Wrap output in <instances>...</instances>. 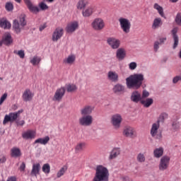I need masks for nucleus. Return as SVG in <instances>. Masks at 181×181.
<instances>
[{"instance_id": "nucleus-1", "label": "nucleus", "mask_w": 181, "mask_h": 181, "mask_svg": "<svg viewBox=\"0 0 181 181\" xmlns=\"http://www.w3.org/2000/svg\"><path fill=\"white\" fill-rule=\"evenodd\" d=\"M145 78L142 74H134L126 78V84L127 88H133V90H139L142 86Z\"/></svg>"}, {"instance_id": "nucleus-2", "label": "nucleus", "mask_w": 181, "mask_h": 181, "mask_svg": "<svg viewBox=\"0 0 181 181\" xmlns=\"http://www.w3.org/2000/svg\"><path fill=\"white\" fill-rule=\"evenodd\" d=\"M93 181H110V171L104 165H97Z\"/></svg>"}, {"instance_id": "nucleus-3", "label": "nucleus", "mask_w": 181, "mask_h": 181, "mask_svg": "<svg viewBox=\"0 0 181 181\" xmlns=\"http://www.w3.org/2000/svg\"><path fill=\"white\" fill-rule=\"evenodd\" d=\"M26 22V16L25 14H21L19 16L18 20L15 19L13 21V30L16 33V35H19L23 28H25Z\"/></svg>"}, {"instance_id": "nucleus-4", "label": "nucleus", "mask_w": 181, "mask_h": 181, "mask_svg": "<svg viewBox=\"0 0 181 181\" xmlns=\"http://www.w3.org/2000/svg\"><path fill=\"white\" fill-rule=\"evenodd\" d=\"M22 112H23V110H20L17 112H10L8 115H6L3 121V124L6 125L7 122H16Z\"/></svg>"}, {"instance_id": "nucleus-5", "label": "nucleus", "mask_w": 181, "mask_h": 181, "mask_svg": "<svg viewBox=\"0 0 181 181\" xmlns=\"http://www.w3.org/2000/svg\"><path fill=\"white\" fill-rule=\"evenodd\" d=\"M119 23L120 29L122 30V32L124 33H129L131 32V21L128 18H125L124 17L119 18Z\"/></svg>"}, {"instance_id": "nucleus-6", "label": "nucleus", "mask_w": 181, "mask_h": 181, "mask_svg": "<svg viewBox=\"0 0 181 181\" xmlns=\"http://www.w3.org/2000/svg\"><path fill=\"white\" fill-rule=\"evenodd\" d=\"M65 94H66L65 87H61L59 88H57L52 98V101H57L58 103H60V101L63 100V98L64 97Z\"/></svg>"}, {"instance_id": "nucleus-7", "label": "nucleus", "mask_w": 181, "mask_h": 181, "mask_svg": "<svg viewBox=\"0 0 181 181\" xmlns=\"http://www.w3.org/2000/svg\"><path fill=\"white\" fill-rule=\"evenodd\" d=\"M169 163H170V157L168 156H163L160 160L159 170L162 172L167 170L168 168H169Z\"/></svg>"}, {"instance_id": "nucleus-8", "label": "nucleus", "mask_w": 181, "mask_h": 181, "mask_svg": "<svg viewBox=\"0 0 181 181\" xmlns=\"http://www.w3.org/2000/svg\"><path fill=\"white\" fill-rule=\"evenodd\" d=\"M122 122V116L119 114L113 115L111 117V123L115 129H119L121 127V123Z\"/></svg>"}, {"instance_id": "nucleus-9", "label": "nucleus", "mask_w": 181, "mask_h": 181, "mask_svg": "<svg viewBox=\"0 0 181 181\" xmlns=\"http://www.w3.org/2000/svg\"><path fill=\"white\" fill-rule=\"evenodd\" d=\"M13 42V40L12 39L11 33H6L2 37L1 40H0V47H2L3 45L9 46V45H12Z\"/></svg>"}, {"instance_id": "nucleus-10", "label": "nucleus", "mask_w": 181, "mask_h": 181, "mask_svg": "<svg viewBox=\"0 0 181 181\" xmlns=\"http://www.w3.org/2000/svg\"><path fill=\"white\" fill-rule=\"evenodd\" d=\"M24 4L26 5L28 9L31 12V13H35V15H37L39 12H40V8L37 6L33 5V3H32V1L30 0H23Z\"/></svg>"}, {"instance_id": "nucleus-11", "label": "nucleus", "mask_w": 181, "mask_h": 181, "mask_svg": "<svg viewBox=\"0 0 181 181\" xmlns=\"http://www.w3.org/2000/svg\"><path fill=\"white\" fill-rule=\"evenodd\" d=\"M107 43L113 49H119V46H121V41L113 37H108L107 39Z\"/></svg>"}, {"instance_id": "nucleus-12", "label": "nucleus", "mask_w": 181, "mask_h": 181, "mask_svg": "<svg viewBox=\"0 0 181 181\" xmlns=\"http://www.w3.org/2000/svg\"><path fill=\"white\" fill-rule=\"evenodd\" d=\"M33 97H35V93H33L29 88H26L22 95L23 101H25V103L32 101Z\"/></svg>"}, {"instance_id": "nucleus-13", "label": "nucleus", "mask_w": 181, "mask_h": 181, "mask_svg": "<svg viewBox=\"0 0 181 181\" xmlns=\"http://www.w3.org/2000/svg\"><path fill=\"white\" fill-rule=\"evenodd\" d=\"M64 34V30L62 28H57L52 33V42H57L59 39H62V37Z\"/></svg>"}, {"instance_id": "nucleus-14", "label": "nucleus", "mask_w": 181, "mask_h": 181, "mask_svg": "<svg viewBox=\"0 0 181 181\" xmlns=\"http://www.w3.org/2000/svg\"><path fill=\"white\" fill-rule=\"evenodd\" d=\"M105 23L102 18H95L93 22V28L95 30H101L104 29Z\"/></svg>"}, {"instance_id": "nucleus-15", "label": "nucleus", "mask_w": 181, "mask_h": 181, "mask_svg": "<svg viewBox=\"0 0 181 181\" xmlns=\"http://www.w3.org/2000/svg\"><path fill=\"white\" fill-rule=\"evenodd\" d=\"M78 29V21H73L66 25L65 30L66 33H73L76 32Z\"/></svg>"}, {"instance_id": "nucleus-16", "label": "nucleus", "mask_w": 181, "mask_h": 181, "mask_svg": "<svg viewBox=\"0 0 181 181\" xmlns=\"http://www.w3.org/2000/svg\"><path fill=\"white\" fill-rule=\"evenodd\" d=\"M112 91L117 95H121L125 93V86L121 83H117L113 86Z\"/></svg>"}, {"instance_id": "nucleus-17", "label": "nucleus", "mask_w": 181, "mask_h": 181, "mask_svg": "<svg viewBox=\"0 0 181 181\" xmlns=\"http://www.w3.org/2000/svg\"><path fill=\"white\" fill-rule=\"evenodd\" d=\"M79 124L83 127L91 125V115H86L79 118Z\"/></svg>"}, {"instance_id": "nucleus-18", "label": "nucleus", "mask_w": 181, "mask_h": 181, "mask_svg": "<svg viewBox=\"0 0 181 181\" xmlns=\"http://www.w3.org/2000/svg\"><path fill=\"white\" fill-rule=\"evenodd\" d=\"M123 135L127 138H134L135 136V129L131 127H126L124 129Z\"/></svg>"}, {"instance_id": "nucleus-19", "label": "nucleus", "mask_w": 181, "mask_h": 181, "mask_svg": "<svg viewBox=\"0 0 181 181\" xmlns=\"http://www.w3.org/2000/svg\"><path fill=\"white\" fill-rule=\"evenodd\" d=\"M36 136V132L33 130H27L22 134V138L23 139H35Z\"/></svg>"}, {"instance_id": "nucleus-20", "label": "nucleus", "mask_w": 181, "mask_h": 181, "mask_svg": "<svg viewBox=\"0 0 181 181\" xmlns=\"http://www.w3.org/2000/svg\"><path fill=\"white\" fill-rule=\"evenodd\" d=\"M131 100L133 101V103H139V101H142V95L141 93L138 90H134L132 92L131 95Z\"/></svg>"}, {"instance_id": "nucleus-21", "label": "nucleus", "mask_w": 181, "mask_h": 181, "mask_svg": "<svg viewBox=\"0 0 181 181\" xmlns=\"http://www.w3.org/2000/svg\"><path fill=\"white\" fill-rule=\"evenodd\" d=\"M37 175H40V163H39L33 164V168L30 172V176L37 177Z\"/></svg>"}, {"instance_id": "nucleus-22", "label": "nucleus", "mask_w": 181, "mask_h": 181, "mask_svg": "<svg viewBox=\"0 0 181 181\" xmlns=\"http://www.w3.org/2000/svg\"><path fill=\"white\" fill-rule=\"evenodd\" d=\"M11 27L12 24H11V22H9L6 18H0V28H1V29H11Z\"/></svg>"}, {"instance_id": "nucleus-23", "label": "nucleus", "mask_w": 181, "mask_h": 181, "mask_svg": "<svg viewBox=\"0 0 181 181\" xmlns=\"http://www.w3.org/2000/svg\"><path fill=\"white\" fill-rule=\"evenodd\" d=\"M116 57L119 60H124L127 57V50L124 48H118L116 52Z\"/></svg>"}, {"instance_id": "nucleus-24", "label": "nucleus", "mask_w": 181, "mask_h": 181, "mask_svg": "<svg viewBox=\"0 0 181 181\" xmlns=\"http://www.w3.org/2000/svg\"><path fill=\"white\" fill-rule=\"evenodd\" d=\"M160 127V124L159 123L156 122L152 124L150 134L153 138H158V131Z\"/></svg>"}, {"instance_id": "nucleus-25", "label": "nucleus", "mask_w": 181, "mask_h": 181, "mask_svg": "<svg viewBox=\"0 0 181 181\" xmlns=\"http://www.w3.org/2000/svg\"><path fill=\"white\" fill-rule=\"evenodd\" d=\"M171 33L173 35L174 44H173V49H176L177 45H179V37L177 36V28H175L172 30Z\"/></svg>"}, {"instance_id": "nucleus-26", "label": "nucleus", "mask_w": 181, "mask_h": 181, "mask_svg": "<svg viewBox=\"0 0 181 181\" xmlns=\"http://www.w3.org/2000/svg\"><path fill=\"white\" fill-rule=\"evenodd\" d=\"M11 158H21L22 156V151L21 148L18 147H13L11 149Z\"/></svg>"}, {"instance_id": "nucleus-27", "label": "nucleus", "mask_w": 181, "mask_h": 181, "mask_svg": "<svg viewBox=\"0 0 181 181\" xmlns=\"http://www.w3.org/2000/svg\"><path fill=\"white\" fill-rule=\"evenodd\" d=\"M107 78L110 81H112L113 83H117L119 79L118 74L115 71H110L107 73Z\"/></svg>"}, {"instance_id": "nucleus-28", "label": "nucleus", "mask_w": 181, "mask_h": 181, "mask_svg": "<svg viewBox=\"0 0 181 181\" xmlns=\"http://www.w3.org/2000/svg\"><path fill=\"white\" fill-rule=\"evenodd\" d=\"M49 141H50V137H49V136H46L45 138L37 139L34 141L33 144L36 145V144H40L41 145H47Z\"/></svg>"}, {"instance_id": "nucleus-29", "label": "nucleus", "mask_w": 181, "mask_h": 181, "mask_svg": "<svg viewBox=\"0 0 181 181\" xmlns=\"http://www.w3.org/2000/svg\"><path fill=\"white\" fill-rule=\"evenodd\" d=\"M162 25H163V22H162V18H156L153 20L152 24V29H159V28H160Z\"/></svg>"}, {"instance_id": "nucleus-30", "label": "nucleus", "mask_w": 181, "mask_h": 181, "mask_svg": "<svg viewBox=\"0 0 181 181\" xmlns=\"http://www.w3.org/2000/svg\"><path fill=\"white\" fill-rule=\"evenodd\" d=\"M164 149L163 147L156 148L153 151V155L154 158H156L158 159L159 158H161V156H163Z\"/></svg>"}, {"instance_id": "nucleus-31", "label": "nucleus", "mask_w": 181, "mask_h": 181, "mask_svg": "<svg viewBox=\"0 0 181 181\" xmlns=\"http://www.w3.org/2000/svg\"><path fill=\"white\" fill-rule=\"evenodd\" d=\"M136 159L139 163H145V162L146 161V157L145 156V153H139L136 155Z\"/></svg>"}, {"instance_id": "nucleus-32", "label": "nucleus", "mask_w": 181, "mask_h": 181, "mask_svg": "<svg viewBox=\"0 0 181 181\" xmlns=\"http://www.w3.org/2000/svg\"><path fill=\"white\" fill-rule=\"evenodd\" d=\"M141 104L144 105L146 108H149L150 106L153 104V99L152 98H147L146 100H141Z\"/></svg>"}, {"instance_id": "nucleus-33", "label": "nucleus", "mask_w": 181, "mask_h": 181, "mask_svg": "<svg viewBox=\"0 0 181 181\" xmlns=\"http://www.w3.org/2000/svg\"><path fill=\"white\" fill-rule=\"evenodd\" d=\"M153 8L156 9V11H158L159 15L161 16L162 18H165V13H163V6H160L158 3H155Z\"/></svg>"}, {"instance_id": "nucleus-34", "label": "nucleus", "mask_w": 181, "mask_h": 181, "mask_svg": "<svg viewBox=\"0 0 181 181\" xmlns=\"http://www.w3.org/2000/svg\"><path fill=\"white\" fill-rule=\"evenodd\" d=\"M42 62V58L40 57H38L37 55L34 56L30 60V63L33 64V66H36Z\"/></svg>"}, {"instance_id": "nucleus-35", "label": "nucleus", "mask_w": 181, "mask_h": 181, "mask_svg": "<svg viewBox=\"0 0 181 181\" xmlns=\"http://www.w3.org/2000/svg\"><path fill=\"white\" fill-rule=\"evenodd\" d=\"M121 153V150L119 148H113L110 155V159H115L118 155Z\"/></svg>"}, {"instance_id": "nucleus-36", "label": "nucleus", "mask_w": 181, "mask_h": 181, "mask_svg": "<svg viewBox=\"0 0 181 181\" xmlns=\"http://www.w3.org/2000/svg\"><path fill=\"white\" fill-rule=\"evenodd\" d=\"M91 113V106L88 105L86 106L84 108L81 110V115L87 116L88 114Z\"/></svg>"}, {"instance_id": "nucleus-37", "label": "nucleus", "mask_w": 181, "mask_h": 181, "mask_svg": "<svg viewBox=\"0 0 181 181\" xmlns=\"http://www.w3.org/2000/svg\"><path fill=\"white\" fill-rule=\"evenodd\" d=\"M86 148V143H78L75 147L76 153H80Z\"/></svg>"}, {"instance_id": "nucleus-38", "label": "nucleus", "mask_w": 181, "mask_h": 181, "mask_svg": "<svg viewBox=\"0 0 181 181\" xmlns=\"http://www.w3.org/2000/svg\"><path fill=\"white\" fill-rule=\"evenodd\" d=\"M76 62V57L74 55H69L66 59H64V63L66 64H73Z\"/></svg>"}, {"instance_id": "nucleus-39", "label": "nucleus", "mask_w": 181, "mask_h": 181, "mask_svg": "<svg viewBox=\"0 0 181 181\" xmlns=\"http://www.w3.org/2000/svg\"><path fill=\"white\" fill-rule=\"evenodd\" d=\"M87 6V3L84 0H79L76 4L77 9L81 11V9H84Z\"/></svg>"}, {"instance_id": "nucleus-40", "label": "nucleus", "mask_w": 181, "mask_h": 181, "mask_svg": "<svg viewBox=\"0 0 181 181\" xmlns=\"http://www.w3.org/2000/svg\"><path fill=\"white\" fill-rule=\"evenodd\" d=\"M67 171V165H64L57 173V177H62Z\"/></svg>"}, {"instance_id": "nucleus-41", "label": "nucleus", "mask_w": 181, "mask_h": 181, "mask_svg": "<svg viewBox=\"0 0 181 181\" xmlns=\"http://www.w3.org/2000/svg\"><path fill=\"white\" fill-rule=\"evenodd\" d=\"M66 88L67 93H73L74 91H76V90H77V86L74 84H68L66 85Z\"/></svg>"}, {"instance_id": "nucleus-42", "label": "nucleus", "mask_w": 181, "mask_h": 181, "mask_svg": "<svg viewBox=\"0 0 181 181\" xmlns=\"http://www.w3.org/2000/svg\"><path fill=\"white\" fill-rule=\"evenodd\" d=\"M42 172L45 173V175H49L50 173V164L45 163L42 165Z\"/></svg>"}, {"instance_id": "nucleus-43", "label": "nucleus", "mask_w": 181, "mask_h": 181, "mask_svg": "<svg viewBox=\"0 0 181 181\" xmlns=\"http://www.w3.org/2000/svg\"><path fill=\"white\" fill-rule=\"evenodd\" d=\"M167 118L168 114L162 113L161 115H160L156 123L160 124V122H163V121H165V119H166Z\"/></svg>"}, {"instance_id": "nucleus-44", "label": "nucleus", "mask_w": 181, "mask_h": 181, "mask_svg": "<svg viewBox=\"0 0 181 181\" xmlns=\"http://www.w3.org/2000/svg\"><path fill=\"white\" fill-rule=\"evenodd\" d=\"M13 53L14 54H18L20 59H25V51L23 49L18 50V51L14 50Z\"/></svg>"}, {"instance_id": "nucleus-45", "label": "nucleus", "mask_w": 181, "mask_h": 181, "mask_svg": "<svg viewBox=\"0 0 181 181\" xmlns=\"http://www.w3.org/2000/svg\"><path fill=\"white\" fill-rule=\"evenodd\" d=\"M82 15L84 18H88L91 15V8H88L85 10H83Z\"/></svg>"}, {"instance_id": "nucleus-46", "label": "nucleus", "mask_w": 181, "mask_h": 181, "mask_svg": "<svg viewBox=\"0 0 181 181\" xmlns=\"http://www.w3.org/2000/svg\"><path fill=\"white\" fill-rule=\"evenodd\" d=\"M5 8L8 12H11L13 11V4L12 2H7L6 3Z\"/></svg>"}, {"instance_id": "nucleus-47", "label": "nucleus", "mask_w": 181, "mask_h": 181, "mask_svg": "<svg viewBox=\"0 0 181 181\" xmlns=\"http://www.w3.org/2000/svg\"><path fill=\"white\" fill-rule=\"evenodd\" d=\"M173 129H175L177 131V129H179L180 128V124H179V122L174 121L172 124Z\"/></svg>"}, {"instance_id": "nucleus-48", "label": "nucleus", "mask_w": 181, "mask_h": 181, "mask_svg": "<svg viewBox=\"0 0 181 181\" xmlns=\"http://www.w3.org/2000/svg\"><path fill=\"white\" fill-rule=\"evenodd\" d=\"M39 6L41 11H46V9H49V6L45 2H41L39 4Z\"/></svg>"}, {"instance_id": "nucleus-49", "label": "nucleus", "mask_w": 181, "mask_h": 181, "mask_svg": "<svg viewBox=\"0 0 181 181\" xmlns=\"http://www.w3.org/2000/svg\"><path fill=\"white\" fill-rule=\"evenodd\" d=\"M175 22L180 26H181V13H178L175 18Z\"/></svg>"}, {"instance_id": "nucleus-50", "label": "nucleus", "mask_w": 181, "mask_h": 181, "mask_svg": "<svg viewBox=\"0 0 181 181\" xmlns=\"http://www.w3.org/2000/svg\"><path fill=\"white\" fill-rule=\"evenodd\" d=\"M136 66H137L136 62H131L129 64V69L130 70H135V69H136Z\"/></svg>"}, {"instance_id": "nucleus-51", "label": "nucleus", "mask_w": 181, "mask_h": 181, "mask_svg": "<svg viewBox=\"0 0 181 181\" xmlns=\"http://www.w3.org/2000/svg\"><path fill=\"white\" fill-rule=\"evenodd\" d=\"M148 95H149V92H148V90H143V93L141 95V100H144V98H148Z\"/></svg>"}, {"instance_id": "nucleus-52", "label": "nucleus", "mask_w": 181, "mask_h": 181, "mask_svg": "<svg viewBox=\"0 0 181 181\" xmlns=\"http://www.w3.org/2000/svg\"><path fill=\"white\" fill-rule=\"evenodd\" d=\"M16 124L17 127H23L25 125V120H16Z\"/></svg>"}, {"instance_id": "nucleus-53", "label": "nucleus", "mask_w": 181, "mask_h": 181, "mask_svg": "<svg viewBox=\"0 0 181 181\" xmlns=\"http://www.w3.org/2000/svg\"><path fill=\"white\" fill-rule=\"evenodd\" d=\"M21 172H25V170L26 169V164L25 162H23L19 168Z\"/></svg>"}, {"instance_id": "nucleus-54", "label": "nucleus", "mask_w": 181, "mask_h": 181, "mask_svg": "<svg viewBox=\"0 0 181 181\" xmlns=\"http://www.w3.org/2000/svg\"><path fill=\"white\" fill-rule=\"evenodd\" d=\"M6 97H8V94L4 93L0 98V105L6 100Z\"/></svg>"}, {"instance_id": "nucleus-55", "label": "nucleus", "mask_w": 181, "mask_h": 181, "mask_svg": "<svg viewBox=\"0 0 181 181\" xmlns=\"http://www.w3.org/2000/svg\"><path fill=\"white\" fill-rule=\"evenodd\" d=\"M159 41H156L154 42V50L155 52H158V49H159V45H160Z\"/></svg>"}, {"instance_id": "nucleus-56", "label": "nucleus", "mask_w": 181, "mask_h": 181, "mask_svg": "<svg viewBox=\"0 0 181 181\" xmlns=\"http://www.w3.org/2000/svg\"><path fill=\"white\" fill-rule=\"evenodd\" d=\"M46 28H47V24L46 23L41 25L39 28L40 32H42V30H45V29H46Z\"/></svg>"}, {"instance_id": "nucleus-57", "label": "nucleus", "mask_w": 181, "mask_h": 181, "mask_svg": "<svg viewBox=\"0 0 181 181\" xmlns=\"http://www.w3.org/2000/svg\"><path fill=\"white\" fill-rule=\"evenodd\" d=\"M6 162V157L5 156H0V163H5Z\"/></svg>"}, {"instance_id": "nucleus-58", "label": "nucleus", "mask_w": 181, "mask_h": 181, "mask_svg": "<svg viewBox=\"0 0 181 181\" xmlns=\"http://www.w3.org/2000/svg\"><path fill=\"white\" fill-rule=\"evenodd\" d=\"M160 41V45H162V43H165V42H166V37H161L159 39Z\"/></svg>"}, {"instance_id": "nucleus-59", "label": "nucleus", "mask_w": 181, "mask_h": 181, "mask_svg": "<svg viewBox=\"0 0 181 181\" xmlns=\"http://www.w3.org/2000/svg\"><path fill=\"white\" fill-rule=\"evenodd\" d=\"M7 181H16V177L11 176V177L8 178Z\"/></svg>"}, {"instance_id": "nucleus-60", "label": "nucleus", "mask_w": 181, "mask_h": 181, "mask_svg": "<svg viewBox=\"0 0 181 181\" xmlns=\"http://www.w3.org/2000/svg\"><path fill=\"white\" fill-rule=\"evenodd\" d=\"M179 0H170V2H172L173 4H176Z\"/></svg>"}, {"instance_id": "nucleus-61", "label": "nucleus", "mask_w": 181, "mask_h": 181, "mask_svg": "<svg viewBox=\"0 0 181 181\" xmlns=\"http://www.w3.org/2000/svg\"><path fill=\"white\" fill-rule=\"evenodd\" d=\"M15 2H17V4H21L22 2V0H14Z\"/></svg>"}, {"instance_id": "nucleus-62", "label": "nucleus", "mask_w": 181, "mask_h": 181, "mask_svg": "<svg viewBox=\"0 0 181 181\" xmlns=\"http://www.w3.org/2000/svg\"><path fill=\"white\" fill-rule=\"evenodd\" d=\"M47 1V2H53V1H54V0H46Z\"/></svg>"}, {"instance_id": "nucleus-63", "label": "nucleus", "mask_w": 181, "mask_h": 181, "mask_svg": "<svg viewBox=\"0 0 181 181\" xmlns=\"http://www.w3.org/2000/svg\"><path fill=\"white\" fill-rule=\"evenodd\" d=\"M0 80H3V78L0 77Z\"/></svg>"}]
</instances>
